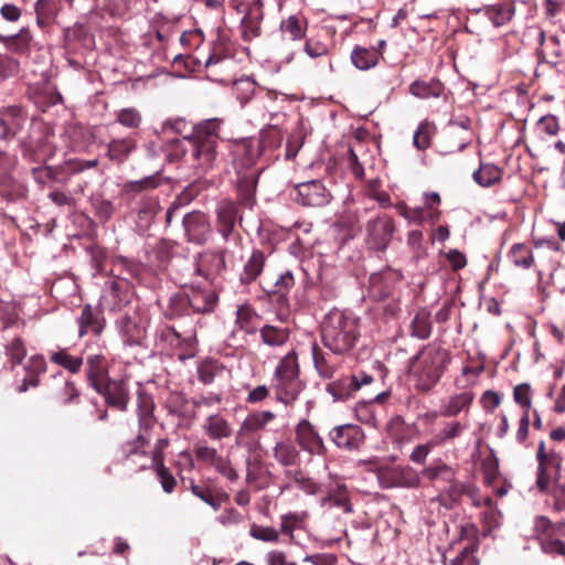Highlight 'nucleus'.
<instances>
[{
    "instance_id": "1",
    "label": "nucleus",
    "mask_w": 565,
    "mask_h": 565,
    "mask_svg": "<svg viewBox=\"0 0 565 565\" xmlns=\"http://www.w3.org/2000/svg\"><path fill=\"white\" fill-rule=\"evenodd\" d=\"M221 121L216 118L206 119L182 140L183 154L200 171L211 169L216 159V143Z\"/></svg>"
},
{
    "instance_id": "2",
    "label": "nucleus",
    "mask_w": 565,
    "mask_h": 565,
    "mask_svg": "<svg viewBox=\"0 0 565 565\" xmlns=\"http://www.w3.org/2000/svg\"><path fill=\"white\" fill-rule=\"evenodd\" d=\"M359 334V319L345 310L329 311L321 323L323 344L334 354H343L353 349Z\"/></svg>"
},
{
    "instance_id": "3",
    "label": "nucleus",
    "mask_w": 565,
    "mask_h": 565,
    "mask_svg": "<svg viewBox=\"0 0 565 565\" xmlns=\"http://www.w3.org/2000/svg\"><path fill=\"white\" fill-rule=\"evenodd\" d=\"M450 360V353L440 345L431 343L424 347L409 364L415 387L420 392L430 391L444 375Z\"/></svg>"
},
{
    "instance_id": "4",
    "label": "nucleus",
    "mask_w": 565,
    "mask_h": 565,
    "mask_svg": "<svg viewBox=\"0 0 565 565\" xmlns=\"http://www.w3.org/2000/svg\"><path fill=\"white\" fill-rule=\"evenodd\" d=\"M380 486L390 488H416L420 483L418 473L411 467L383 465L375 470Z\"/></svg>"
},
{
    "instance_id": "5",
    "label": "nucleus",
    "mask_w": 565,
    "mask_h": 565,
    "mask_svg": "<svg viewBox=\"0 0 565 565\" xmlns=\"http://www.w3.org/2000/svg\"><path fill=\"white\" fill-rule=\"evenodd\" d=\"M19 159L15 153L0 150V192L11 199L25 194V186L13 175Z\"/></svg>"
},
{
    "instance_id": "6",
    "label": "nucleus",
    "mask_w": 565,
    "mask_h": 565,
    "mask_svg": "<svg viewBox=\"0 0 565 565\" xmlns=\"http://www.w3.org/2000/svg\"><path fill=\"white\" fill-rule=\"evenodd\" d=\"M276 418L275 413L270 411H256L249 413L235 434V445L237 447L249 448L253 443V436L265 429L266 426Z\"/></svg>"
},
{
    "instance_id": "7",
    "label": "nucleus",
    "mask_w": 565,
    "mask_h": 565,
    "mask_svg": "<svg viewBox=\"0 0 565 565\" xmlns=\"http://www.w3.org/2000/svg\"><path fill=\"white\" fill-rule=\"evenodd\" d=\"M149 435L147 434V430L140 431L137 436L136 440L128 443L124 447V451L127 455V457L131 456H142L147 460L142 463H140V469H146L148 467L163 465V450L168 446V440L164 438H160L157 440L153 450L148 456L146 451L140 450L142 449L148 443H149Z\"/></svg>"
},
{
    "instance_id": "8",
    "label": "nucleus",
    "mask_w": 565,
    "mask_h": 565,
    "mask_svg": "<svg viewBox=\"0 0 565 565\" xmlns=\"http://www.w3.org/2000/svg\"><path fill=\"white\" fill-rule=\"evenodd\" d=\"M295 437L300 449L310 456H324L327 447L315 426L307 419H301L295 426Z\"/></svg>"
},
{
    "instance_id": "9",
    "label": "nucleus",
    "mask_w": 565,
    "mask_h": 565,
    "mask_svg": "<svg viewBox=\"0 0 565 565\" xmlns=\"http://www.w3.org/2000/svg\"><path fill=\"white\" fill-rule=\"evenodd\" d=\"M296 200L305 206L319 207L327 205L331 200V193L320 180H311L295 186Z\"/></svg>"
},
{
    "instance_id": "10",
    "label": "nucleus",
    "mask_w": 565,
    "mask_h": 565,
    "mask_svg": "<svg viewBox=\"0 0 565 565\" xmlns=\"http://www.w3.org/2000/svg\"><path fill=\"white\" fill-rule=\"evenodd\" d=\"M393 232V220L386 215L377 216L367 222L366 243L373 249H385L391 242Z\"/></svg>"
},
{
    "instance_id": "11",
    "label": "nucleus",
    "mask_w": 565,
    "mask_h": 565,
    "mask_svg": "<svg viewBox=\"0 0 565 565\" xmlns=\"http://www.w3.org/2000/svg\"><path fill=\"white\" fill-rule=\"evenodd\" d=\"M217 296L211 288L191 287L184 296L171 298V302H186L196 313H206L214 309Z\"/></svg>"
},
{
    "instance_id": "12",
    "label": "nucleus",
    "mask_w": 565,
    "mask_h": 565,
    "mask_svg": "<svg viewBox=\"0 0 565 565\" xmlns=\"http://www.w3.org/2000/svg\"><path fill=\"white\" fill-rule=\"evenodd\" d=\"M330 480L327 486V494L321 499L320 505L322 508L335 507L347 514L353 513L354 509L347 484L341 479L333 476H330Z\"/></svg>"
},
{
    "instance_id": "13",
    "label": "nucleus",
    "mask_w": 565,
    "mask_h": 565,
    "mask_svg": "<svg viewBox=\"0 0 565 565\" xmlns=\"http://www.w3.org/2000/svg\"><path fill=\"white\" fill-rule=\"evenodd\" d=\"M473 398L475 394L470 390L446 396L440 399L439 414L444 417H456L461 413H468Z\"/></svg>"
},
{
    "instance_id": "14",
    "label": "nucleus",
    "mask_w": 565,
    "mask_h": 565,
    "mask_svg": "<svg viewBox=\"0 0 565 565\" xmlns=\"http://www.w3.org/2000/svg\"><path fill=\"white\" fill-rule=\"evenodd\" d=\"M330 438L337 447L352 450L362 445L364 434L359 426L345 424L334 427L330 431Z\"/></svg>"
},
{
    "instance_id": "15",
    "label": "nucleus",
    "mask_w": 565,
    "mask_h": 565,
    "mask_svg": "<svg viewBox=\"0 0 565 565\" xmlns=\"http://www.w3.org/2000/svg\"><path fill=\"white\" fill-rule=\"evenodd\" d=\"M52 129L43 122H34L30 135L29 147L41 153L42 159L50 158L54 154L52 142Z\"/></svg>"
},
{
    "instance_id": "16",
    "label": "nucleus",
    "mask_w": 565,
    "mask_h": 565,
    "mask_svg": "<svg viewBox=\"0 0 565 565\" xmlns=\"http://www.w3.org/2000/svg\"><path fill=\"white\" fill-rule=\"evenodd\" d=\"M183 226L191 242L202 244L207 238L210 224L205 214L196 211L186 214Z\"/></svg>"
},
{
    "instance_id": "17",
    "label": "nucleus",
    "mask_w": 565,
    "mask_h": 565,
    "mask_svg": "<svg viewBox=\"0 0 565 565\" xmlns=\"http://www.w3.org/2000/svg\"><path fill=\"white\" fill-rule=\"evenodd\" d=\"M276 399L285 405L292 404L303 388L299 376L273 380Z\"/></svg>"
},
{
    "instance_id": "18",
    "label": "nucleus",
    "mask_w": 565,
    "mask_h": 565,
    "mask_svg": "<svg viewBox=\"0 0 565 565\" xmlns=\"http://www.w3.org/2000/svg\"><path fill=\"white\" fill-rule=\"evenodd\" d=\"M78 321V335L82 338L89 332L95 335L102 334L105 327V319L102 312L94 310L90 305L84 306Z\"/></svg>"
},
{
    "instance_id": "19",
    "label": "nucleus",
    "mask_w": 565,
    "mask_h": 565,
    "mask_svg": "<svg viewBox=\"0 0 565 565\" xmlns=\"http://www.w3.org/2000/svg\"><path fill=\"white\" fill-rule=\"evenodd\" d=\"M202 429L212 440L225 439L233 434L231 423L218 413L207 416L202 424Z\"/></svg>"
},
{
    "instance_id": "20",
    "label": "nucleus",
    "mask_w": 565,
    "mask_h": 565,
    "mask_svg": "<svg viewBox=\"0 0 565 565\" xmlns=\"http://www.w3.org/2000/svg\"><path fill=\"white\" fill-rule=\"evenodd\" d=\"M87 379L90 385L97 391L102 392L106 381V360L102 354L89 355L86 360Z\"/></svg>"
},
{
    "instance_id": "21",
    "label": "nucleus",
    "mask_w": 565,
    "mask_h": 565,
    "mask_svg": "<svg viewBox=\"0 0 565 565\" xmlns=\"http://www.w3.org/2000/svg\"><path fill=\"white\" fill-rule=\"evenodd\" d=\"M26 117L18 108H9L0 117V139H9L18 134Z\"/></svg>"
},
{
    "instance_id": "22",
    "label": "nucleus",
    "mask_w": 565,
    "mask_h": 565,
    "mask_svg": "<svg viewBox=\"0 0 565 565\" xmlns=\"http://www.w3.org/2000/svg\"><path fill=\"white\" fill-rule=\"evenodd\" d=\"M273 457L282 467H295L300 463V452L289 439L280 440L275 444Z\"/></svg>"
},
{
    "instance_id": "23",
    "label": "nucleus",
    "mask_w": 565,
    "mask_h": 565,
    "mask_svg": "<svg viewBox=\"0 0 565 565\" xmlns=\"http://www.w3.org/2000/svg\"><path fill=\"white\" fill-rule=\"evenodd\" d=\"M381 53L375 47L356 45L351 52V62L360 71H367L379 64Z\"/></svg>"
},
{
    "instance_id": "24",
    "label": "nucleus",
    "mask_w": 565,
    "mask_h": 565,
    "mask_svg": "<svg viewBox=\"0 0 565 565\" xmlns=\"http://www.w3.org/2000/svg\"><path fill=\"white\" fill-rule=\"evenodd\" d=\"M107 404L119 409H125L128 402V392L122 382L110 381L104 384L102 388Z\"/></svg>"
},
{
    "instance_id": "25",
    "label": "nucleus",
    "mask_w": 565,
    "mask_h": 565,
    "mask_svg": "<svg viewBox=\"0 0 565 565\" xmlns=\"http://www.w3.org/2000/svg\"><path fill=\"white\" fill-rule=\"evenodd\" d=\"M463 429L465 427L460 422H447L429 438L430 445H435V447H441L450 444L462 434Z\"/></svg>"
},
{
    "instance_id": "26",
    "label": "nucleus",
    "mask_w": 565,
    "mask_h": 565,
    "mask_svg": "<svg viewBox=\"0 0 565 565\" xmlns=\"http://www.w3.org/2000/svg\"><path fill=\"white\" fill-rule=\"evenodd\" d=\"M237 217L236 206L231 201L222 202L217 207L220 232L225 239L231 235Z\"/></svg>"
},
{
    "instance_id": "27",
    "label": "nucleus",
    "mask_w": 565,
    "mask_h": 565,
    "mask_svg": "<svg viewBox=\"0 0 565 565\" xmlns=\"http://www.w3.org/2000/svg\"><path fill=\"white\" fill-rule=\"evenodd\" d=\"M265 264V255L262 250L255 249L244 264L239 279L243 284H250L263 271Z\"/></svg>"
},
{
    "instance_id": "28",
    "label": "nucleus",
    "mask_w": 565,
    "mask_h": 565,
    "mask_svg": "<svg viewBox=\"0 0 565 565\" xmlns=\"http://www.w3.org/2000/svg\"><path fill=\"white\" fill-rule=\"evenodd\" d=\"M408 90L409 94L420 99L437 98L443 93V84L435 78L428 82L417 79L411 83Z\"/></svg>"
},
{
    "instance_id": "29",
    "label": "nucleus",
    "mask_w": 565,
    "mask_h": 565,
    "mask_svg": "<svg viewBox=\"0 0 565 565\" xmlns=\"http://www.w3.org/2000/svg\"><path fill=\"white\" fill-rule=\"evenodd\" d=\"M307 25L306 19L292 14L280 22L279 29L282 34L287 35L290 40L299 41L306 35Z\"/></svg>"
},
{
    "instance_id": "30",
    "label": "nucleus",
    "mask_w": 565,
    "mask_h": 565,
    "mask_svg": "<svg viewBox=\"0 0 565 565\" xmlns=\"http://www.w3.org/2000/svg\"><path fill=\"white\" fill-rule=\"evenodd\" d=\"M355 380L350 376H343L327 386V392L331 394L334 401H344L354 395L356 390Z\"/></svg>"
},
{
    "instance_id": "31",
    "label": "nucleus",
    "mask_w": 565,
    "mask_h": 565,
    "mask_svg": "<svg viewBox=\"0 0 565 565\" xmlns=\"http://www.w3.org/2000/svg\"><path fill=\"white\" fill-rule=\"evenodd\" d=\"M472 178L479 185L488 188L501 180L502 171L492 163H481L479 169L473 172Z\"/></svg>"
},
{
    "instance_id": "32",
    "label": "nucleus",
    "mask_w": 565,
    "mask_h": 565,
    "mask_svg": "<svg viewBox=\"0 0 565 565\" xmlns=\"http://www.w3.org/2000/svg\"><path fill=\"white\" fill-rule=\"evenodd\" d=\"M486 17L492 22L494 26L504 25L509 22L514 13L511 6L504 3H495L487 6L483 9Z\"/></svg>"
},
{
    "instance_id": "33",
    "label": "nucleus",
    "mask_w": 565,
    "mask_h": 565,
    "mask_svg": "<svg viewBox=\"0 0 565 565\" xmlns=\"http://www.w3.org/2000/svg\"><path fill=\"white\" fill-rule=\"evenodd\" d=\"M508 257L511 259L514 266L523 269H529L534 263L532 250L522 243L514 244L511 247Z\"/></svg>"
},
{
    "instance_id": "34",
    "label": "nucleus",
    "mask_w": 565,
    "mask_h": 565,
    "mask_svg": "<svg viewBox=\"0 0 565 565\" xmlns=\"http://www.w3.org/2000/svg\"><path fill=\"white\" fill-rule=\"evenodd\" d=\"M260 337L265 344L279 347L288 340L289 332L287 328L265 326L260 329Z\"/></svg>"
},
{
    "instance_id": "35",
    "label": "nucleus",
    "mask_w": 565,
    "mask_h": 565,
    "mask_svg": "<svg viewBox=\"0 0 565 565\" xmlns=\"http://www.w3.org/2000/svg\"><path fill=\"white\" fill-rule=\"evenodd\" d=\"M411 329L413 337L427 339L431 331L429 312L424 309L417 311L412 320Z\"/></svg>"
},
{
    "instance_id": "36",
    "label": "nucleus",
    "mask_w": 565,
    "mask_h": 565,
    "mask_svg": "<svg viewBox=\"0 0 565 565\" xmlns=\"http://www.w3.org/2000/svg\"><path fill=\"white\" fill-rule=\"evenodd\" d=\"M51 361L71 373H77L82 365L83 359L81 356H73L66 350H60L51 354Z\"/></svg>"
},
{
    "instance_id": "37",
    "label": "nucleus",
    "mask_w": 565,
    "mask_h": 565,
    "mask_svg": "<svg viewBox=\"0 0 565 565\" xmlns=\"http://www.w3.org/2000/svg\"><path fill=\"white\" fill-rule=\"evenodd\" d=\"M31 36L23 30L20 33L6 36L0 34V42L9 50L15 53H23L30 45Z\"/></svg>"
},
{
    "instance_id": "38",
    "label": "nucleus",
    "mask_w": 565,
    "mask_h": 565,
    "mask_svg": "<svg viewBox=\"0 0 565 565\" xmlns=\"http://www.w3.org/2000/svg\"><path fill=\"white\" fill-rule=\"evenodd\" d=\"M298 363L295 352L287 353L275 370L274 379L298 376Z\"/></svg>"
},
{
    "instance_id": "39",
    "label": "nucleus",
    "mask_w": 565,
    "mask_h": 565,
    "mask_svg": "<svg viewBox=\"0 0 565 565\" xmlns=\"http://www.w3.org/2000/svg\"><path fill=\"white\" fill-rule=\"evenodd\" d=\"M256 313L248 306H241L236 311V323L239 329L247 333H254L256 330Z\"/></svg>"
},
{
    "instance_id": "40",
    "label": "nucleus",
    "mask_w": 565,
    "mask_h": 565,
    "mask_svg": "<svg viewBox=\"0 0 565 565\" xmlns=\"http://www.w3.org/2000/svg\"><path fill=\"white\" fill-rule=\"evenodd\" d=\"M312 358L318 374L322 379H331L334 374L335 367L329 363L323 352H321L317 345H313L312 348Z\"/></svg>"
},
{
    "instance_id": "41",
    "label": "nucleus",
    "mask_w": 565,
    "mask_h": 565,
    "mask_svg": "<svg viewBox=\"0 0 565 565\" xmlns=\"http://www.w3.org/2000/svg\"><path fill=\"white\" fill-rule=\"evenodd\" d=\"M423 199V209L428 214V222L435 223L440 216V211L438 209L440 204V196L437 192H427L424 193Z\"/></svg>"
},
{
    "instance_id": "42",
    "label": "nucleus",
    "mask_w": 565,
    "mask_h": 565,
    "mask_svg": "<svg viewBox=\"0 0 565 565\" xmlns=\"http://www.w3.org/2000/svg\"><path fill=\"white\" fill-rule=\"evenodd\" d=\"M78 396V392L74 384L68 381H63L54 393L53 397L57 403L67 404Z\"/></svg>"
},
{
    "instance_id": "43",
    "label": "nucleus",
    "mask_w": 565,
    "mask_h": 565,
    "mask_svg": "<svg viewBox=\"0 0 565 565\" xmlns=\"http://www.w3.org/2000/svg\"><path fill=\"white\" fill-rule=\"evenodd\" d=\"M141 120V114L136 108H122L117 114V121L127 128H138Z\"/></svg>"
},
{
    "instance_id": "44",
    "label": "nucleus",
    "mask_w": 565,
    "mask_h": 565,
    "mask_svg": "<svg viewBox=\"0 0 565 565\" xmlns=\"http://www.w3.org/2000/svg\"><path fill=\"white\" fill-rule=\"evenodd\" d=\"M430 125L426 121L420 122L413 137L414 146L419 150L427 149L430 146Z\"/></svg>"
},
{
    "instance_id": "45",
    "label": "nucleus",
    "mask_w": 565,
    "mask_h": 565,
    "mask_svg": "<svg viewBox=\"0 0 565 565\" xmlns=\"http://www.w3.org/2000/svg\"><path fill=\"white\" fill-rule=\"evenodd\" d=\"M297 487L308 495H316L321 491V486L310 477L296 473L294 478Z\"/></svg>"
},
{
    "instance_id": "46",
    "label": "nucleus",
    "mask_w": 565,
    "mask_h": 565,
    "mask_svg": "<svg viewBox=\"0 0 565 565\" xmlns=\"http://www.w3.org/2000/svg\"><path fill=\"white\" fill-rule=\"evenodd\" d=\"M152 468L156 469L157 477L161 483L163 491L167 493L173 492L177 486V480L168 470V468L164 467V465L152 466Z\"/></svg>"
},
{
    "instance_id": "47",
    "label": "nucleus",
    "mask_w": 565,
    "mask_h": 565,
    "mask_svg": "<svg viewBox=\"0 0 565 565\" xmlns=\"http://www.w3.org/2000/svg\"><path fill=\"white\" fill-rule=\"evenodd\" d=\"M117 326L126 337L125 341L128 343L135 342L140 334L137 324L129 317L120 318L117 321Z\"/></svg>"
},
{
    "instance_id": "48",
    "label": "nucleus",
    "mask_w": 565,
    "mask_h": 565,
    "mask_svg": "<svg viewBox=\"0 0 565 565\" xmlns=\"http://www.w3.org/2000/svg\"><path fill=\"white\" fill-rule=\"evenodd\" d=\"M513 397L515 403H518L524 411H530L532 405L531 399V387L527 383H522L514 387Z\"/></svg>"
},
{
    "instance_id": "49",
    "label": "nucleus",
    "mask_w": 565,
    "mask_h": 565,
    "mask_svg": "<svg viewBox=\"0 0 565 565\" xmlns=\"http://www.w3.org/2000/svg\"><path fill=\"white\" fill-rule=\"evenodd\" d=\"M462 493L471 500V503L477 507L492 508V499L490 497H482L478 488L473 486H465Z\"/></svg>"
},
{
    "instance_id": "50",
    "label": "nucleus",
    "mask_w": 565,
    "mask_h": 565,
    "mask_svg": "<svg viewBox=\"0 0 565 565\" xmlns=\"http://www.w3.org/2000/svg\"><path fill=\"white\" fill-rule=\"evenodd\" d=\"M250 536L264 542H277L279 532L274 527L253 525L250 527Z\"/></svg>"
},
{
    "instance_id": "51",
    "label": "nucleus",
    "mask_w": 565,
    "mask_h": 565,
    "mask_svg": "<svg viewBox=\"0 0 565 565\" xmlns=\"http://www.w3.org/2000/svg\"><path fill=\"white\" fill-rule=\"evenodd\" d=\"M536 128L542 134L555 136L559 131V124L554 115H545L539 119Z\"/></svg>"
},
{
    "instance_id": "52",
    "label": "nucleus",
    "mask_w": 565,
    "mask_h": 565,
    "mask_svg": "<svg viewBox=\"0 0 565 565\" xmlns=\"http://www.w3.org/2000/svg\"><path fill=\"white\" fill-rule=\"evenodd\" d=\"M553 499V508L558 511H565V484L557 480L551 487L548 493Z\"/></svg>"
},
{
    "instance_id": "53",
    "label": "nucleus",
    "mask_w": 565,
    "mask_h": 565,
    "mask_svg": "<svg viewBox=\"0 0 565 565\" xmlns=\"http://www.w3.org/2000/svg\"><path fill=\"white\" fill-rule=\"evenodd\" d=\"M303 51L311 58L324 56L329 53V46L316 39H308L305 43Z\"/></svg>"
},
{
    "instance_id": "54",
    "label": "nucleus",
    "mask_w": 565,
    "mask_h": 565,
    "mask_svg": "<svg viewBox=\"0 0 565 565\" xmlns=\"http://www.w3.org/2000/svg\"><path fill=\"white\" fill-rule=\"evenodd\" d=\"M399 213L411 223L423 224L428 221V214L423 207L402 206Z\"/></svg>"
},
{
    "instance_id": "55",
    "label": "nucleus",
    "mask_w": 565,
    "mask_h": 565,
    "mask_svg": "<svg viewBox=\"0 0 565 565\" xmlns=\"http://www.w3.org/2000/svg\"><path fill=\"white\" fill-rule=\"evenodd\" d=\"M295 284L294 275L291 271L286 270L281 273L275 281L274 294L285 295L287 294Z\"/></svg>"
},
{
    "instance_id": "56",
    "label": "nucleus",
    "mask_w": 565,
    "mask_h": 565,
    "mask_svg": "<svg viewBox=\"0 0 565 565\" xmlns=\"http://www.w3.org/2000/svg\"><path fill=\"white\" fill-rule=\"evenodd\" d=\"M98 164L97 159L93 160H79L70 159L64 163V170L71 173H79L86 169L95 168Z\"/></svg>"
},
{
    "instance_id": "57",
    "label": "nucleus",
    "mask_w": 565,
    "mask_h": 565,
    "mask_svg": "<svg viewBox=\"0 0 565 565\" xmlns=\"http://www.w3.org/2000/svg\"><path fill=\"white\" fill-rule=\"evenodd\" d=\"M7 354L9 355L13 365L21 363L26 354V351L20 339H14L7 347Z\"/></svg>"
},
{
    "instance_id": "58",
    "label": "nucleus",
    "mask_w": 565,
    "mask_h": 565,
    "mask_svg": "<svg viewBox=\"0 0 565 565\" xmlns=\"http://www.w3.org/2000/svg\"><path fill=\"white\" fill-rule=\"evenodd\" d=\"M19 70V63L7 55L0 54V82L14 75Z\"/></svg>"
},
{
    "instance_id": "59",
    "label": "nucleus",
    "mask_w": 565,
    "mask_h": 565,
    "mask_svg": "<svg viewBox=\"0 0 565 565\" xmlns=\"http://www.w3.org/2000/svg\"><path fill=\"white\" fill-rule=\"evenodd\" d=\"M211 466H213L220 473H222L230 480H233L237 477L235 470L231 466L230 460L221 455H218L215 458V460L213 461V463Z\"/></svg>"
},
{
    "instance_id": "60",
    "label": "nucleus",
    "mask_w": 565,
    "mask_h": 565,
    "mask_svg": "<svg viewBox=\"0 0 565 565\" xmlns=\"http://www.w3.org/2000/svg\"><path fill=\"white\" fill-rule=\"evenodd\" d=\"M433 448H436L435 445H430V439H428L425 444L417 445L409 455V459L416 463H424L428 454Z\"/></svg>"
},
{
    "instance_id": "61",
    "label": "nucleus",
    "mask_w": 565,
    "mask_h": 565,
    "mask_svg": "<svg viewBox=\"0 0 565 565\" xmlns=\"http://www.w3.org/2000/svg\"><path fill=\"white\" fill-rule=\"evenodd\" d=\"M129 151L130 148L124 140H114L108 147V154L115 160H121Z\"/></svg>"
},
{
    "instance_id": "62",
    "label": "nucleus",
    "mask_w": 565,
    "mask_h": 565,
    "mask_svg": "<svg viewBox=\"0 0 565 565\" xmlns=\"http://www.w3.org/2000/svg\"><path fill=\"white\" fill-rule=\"evenodd\" d=\"M194 452L199 460L210 465H212L215 458L220 455L215 448L206 445L196 446Z\"/></svg>"
},
{
    "instance_id": "63",
    "label": "nucleus",
    "mask_w": 565,
    "mask_h": 565,
    "mask_svg": "<svg viewBox=\"0 0 565 565\" xmlns=\"http://www.w3.org/2000/svg\"><path fill=\"white\" fill-rule=\"evenodd\" d=\"M473 552V547H465L458 556L450 559V565H478Z\"/></svg>"
},
{
    "instance_id": "64",
    "label": "nucleus",
    "mask_w": 565,
    "mask_h": 565,
    "mask_svg": "<svg viewBox=\"0 0 565 565\" xmlns=\"http://www.w3.org/2000/svg\"><path fill=\"white\" fill-rule=\"evenodd\" d=\"M303 562L312 565H335L337 557L332 554H315L306 556Z\"/></svg>"
}]
</instances>
